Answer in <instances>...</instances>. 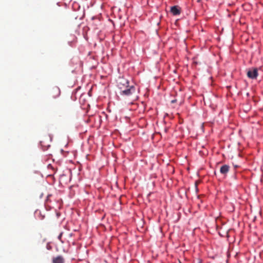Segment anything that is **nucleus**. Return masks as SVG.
Returning a JSON list of instances; mask_svg holds the SVG:
<instances>
[{
	"label": "nucleus",
	"instance_id": "f257e3e1",
	"mask_svg": "<svg viewBox=\"0 0 263 263\" xmlns=\"http://www.w3.org/2000/svg\"><path fill=\"white\" fill-rule=\"evenodd\" d=\"M117 86L120 89L121 95L128 96L135 91V88L133 86H129V82L124 78H119L117 80Z\"/></svg>",
	"mask_w": 263,
	"mask_h": 263
},
{
	"label": "nucleus",
	"instance_id": "f03ea898",
	"mask_svg": "<svg viewBox=\"0 0 263 263\" xmlns=\"http://www.w3.org/2000/svg\"><path fill=\"white\" fill-rule=\"evenodd\" d=\"M60 89L57 86L52 87L49 91V95L50 97L53 99H55L58 97L60 95Z\"/></svg>",
	"mask_w": 263,
	"mask_h": 263
},
{
	"label": "nucleus",
	"instance_id": "7ed1b4c3",
	"mask_svg": "<svg viewBox=\"0 0 263 263\" xmlns=\"http://www.w3.org/2000/svg\"><path fill=\"white\" fill-rule=\"evenodd\" d=\"M247 76L252 79H256L258 76V70L257 68H252L247 72Z\"/></svg>",
	"mask_w": 263,
	"mask_h": 263
},
{
	"label": "nucleus",
	"instance_id": "20e7f679",
	"mask_svg": "<svg viewBox=\"0 0 263 263\" xmlns=\"http://www.w3.org/2000/svg\"><path fill=\"white\" fill-rule=\"evenodd\" d=\"M60 163L61 162L60 161V160H58L57 161H55V159L54 158H52V156L51 155H49V156H47V158L45 160V163H47V164L50 165L52 163Z\"/></svg>",
	"mask_w": 263,
	"mask_h": 263
},
{
	"label": "nucleus",
	"instance_id": "39448f33",
	"mask_svg": "<svg viewBox=\"0 0 263 263\" xmlns=\"http://www.w3.org/2000/svg\"><path fill=\"white\" fill-rule=\"evenodd\" d=\"M171 12L174 15H179L180 13V8L178 6H174L171 8Z\"/></svg>",
	"mask_w": 263,
	"mask_h": 263
},
{
	"label": "nucleus",
	"instance_id": "423d86ee",
	"mask_svg": "<svg viewBox=\"0 0 263 263\" xmlns=\"http://www.w3.org/2000/svg\"><path fill=\"white\" fill-rule=\"evenodd\" d=\"M53 263H64V259L61 256H57V257L53 258L52 260Z\"/></svg>",
	"mask_w": 263,
	"mask_h": 263
},
{
	"label": "nucleus",
	"instance_id": "0eeeda50",
	"mask_svg": "<svg viewBox=\"0 0 263 263\" xmlns=\"http://www.w3.org/2000/svg\"><path fill=\"white\" fill-rule=\"evenodd\" d=\"M229 165H222L220 169L221 174H225L229 171Z\"/></svg>",
	"mask_w": 263,
	"mask_h": 263
},
{
	"label": "nucleus",
	"instance_id": "6e6552de",
	"mask_svg": "<svg viewBox=\"0 0 263 263\" xmlns=\"http://www.w3.org/2000/svg\"><path fill=\"white\" fill-rule=\"evenodd\" d=\"M62 235H63V233L61 232L60 233V234H59V235L58 236V239L60 241H61L62 242H63V241L62 240Z\"/></svg>",
	"mask_w": 263,
	"mask_h": 263
},
{
	"label": "nucleus",
	"instance_id": "1a4fd4ad",
	"mask_svg": "<svg viewBox=\"0 0 263 263\" xmlns=\"http://www.w3.org/2000/svg\"><path fill=\"white\" fill-rule=\"evenodd\" d=\"M175 101H176L175 100H172V103H173L175 102Z\"/></svg>",
	"mask_w": 263,
	"mask_h": 263
},
{
	"label": "nucleus",
	"instance_id": "9d476101",
	"mask_svg": "<svg viewBox=\"0 0 263 263\" xmlns=\"http://www.w3.org/2000/svg\"><path fill=\"white\" fill-rule=\"evenodd\" d=\"M69 163H73L71 160H69Z\"/></svg>",
	"mask_w": 263,
	"mask_h": 263
},
{
	"label": "nucleus",
	"instance_id": "9b49d317",
	"mask_svg": "<svg viewBox=\"0 0 263 263\" xmlns=\"http://www.w3.org/2000/svg\"><path fill=\"white\" fill-rule=\"evenodd\" d=\"M238 165H235V167H237Z\"/></svg>",
	"mask_w": 263,
	"mask_h": 263
}]
</instances>
